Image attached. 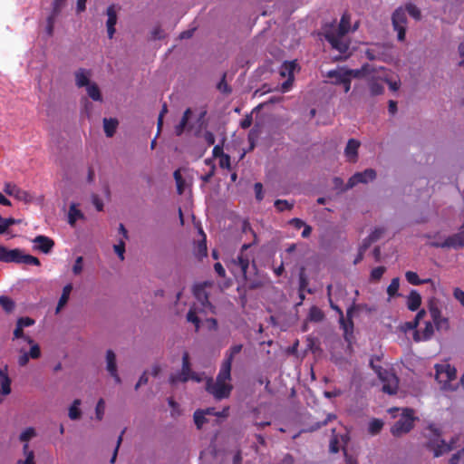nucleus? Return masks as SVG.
I'll list each match as a JSON object with an SVG mask.
<instances>
[{"label":"nucleus","instance_id":"c03bdc74","mask_svg":"<svg viewBox=\"0 0 464 464\" xmlns=\"http://www.w3.org/2000/svg\"><path fill=\"white\" fill-rule=\"evenodd\" d=\"M0 305L7 313H10L14 309V301L11 298L5 295L0 296Z\"/></svg>","mask_w":464,"mask_h":464},{"label":"nucleus","instance_id":"a18cd8bd","mask_svg":"<svg viewBox=\"0 0 464 464\" xmlns=\"http://www.w3.org/2000/svg\"><path fill=\"white\" fill-rule=\"evenodd\" d=\"M275 207L279 212H283L285 210H291L294 207V203H290L285 199H276L275 201Z\"/></svg>","mask_w":464,"mask_h":464},{"label":"nucleus","instance_id":"13d9d810","mask_svg":"<svg viewBox=\"0 0 464 464\" xmlns=\"http://www.w3.org/2000/svg\"><path fill=\"white\" fill-rule=\"evenodd\" d=\"M82 256H78L72 266V272L74 275H79L82 271Z\"/></svg>","mask_w":464,"mask_h":464},{"label":"nucleus","instance_id":"f8f14e48","mask_svg":"<svg viewBox=\"0 0 464 464\" xmlns=\"http://www.w3.org/2000/svg\"><path fill=\"white\" fill-rule=\"evenodd\" d=\"M429 312L438 331H447L450 329L449 319L442 316L441 311L435 302L430 304Z\"/></svg>","mask_w":464,"mask_h":464},{"label":"nucleus","instance_id":"5fc2aeb1","mask_svg":"<svg viewBox=\"0 0 464 464\" xmlns=\"http://www.w3.org/2000/svg\"><path fill=\"white\" fill-rule=\"evenodd\" d=\"M16 324L20 325L21 327H29L32 326L34 324V320L30 317H20Z\"/></svg>","mask_w":464,"mask_h":464},{"label":"nucleus","instance_id":"6ab92c4d","mask_svg":"<svg viewBox=\"0 0 464 464\" xmlns=\"http://www.w3.org/2000/svg\"><path fill=\"white\" fill-rule=\"evenodd\" d=\"M360 141L355 139H350L344 149V155L350 162H356L358 159V149Z\"/></svg>","mask_w":464,"mask_h":464},{"label":"nucleus","instance_id":"20e7f679","mask_svg":"<svg viewBox=\"0 0 464 464\" xmlns=\"http://www.w3.org/2000/svg\"><path fill=\"white\" fill-rule=\"evenodd\" d=\"M370 366L382 382V392L390 395L395 394L399 388V379L396 374L382 366L375 365L372 358L370 360Z\"/></svg>","mask_w":464,"mask_h":464},{"label":"nucleus","instance_id":"f3484780","mask_svg":"<svg viewBox=\"0 0 464 464\" xmlns=\"http://www.w3.org/2000/svg\"><path fill=\"white\" fill-rule=\"evenodd\" d=\"M106 369L116 383L121 382V379L118 374L116 355L112 350H108L106 353Z\"/></svg>","mask_w":464,"mask_h":464},{"label":"nucleus","instance_id":"cd10ccee","mask_svg":"<svg viewBox=\"0 0 464 464\" xmlns=\"http://www.w3.org/2000/svg\"><path fill=\"white\" fill-rule=\"evenodd\" d=\"M118 124L119 122L116 119H103V129L107 137L111 138L115 134Z\"/></svg>","mask_w":464,"mask_h":464},{"label":"nucleus","instance_id":"6e6d98bb","mask_svg":"<svg viewBox=\"0 0 464 464\" xmlns=\"http://www.w3.org/2000/svg\"><path fill=\"white\" fill-rule=\"evenodd\" d=\"M333 419H335V415L328 414L326 419L324 421L315 423L314 425H313L311 427L310 430H312V431L320 429L321 427L325 426Z\"/></svg>","mask_w":464,"mask_h":464},{"label":"nucleus","instance_id":"338daca9","mask_svg":"<svg viewBox=\"0 0 464 464\" xmlns=\"http://www.w3.org/2000/svg\"><path fill=\"white\" fill-rule=\"evenodd\" d=\"M252 122H253L252 115L248 114L240 121V127L242 129H247L252 125Z\"/></svg>","mask_w":464,"mask_h":464},{"label":"nucleus","instance_id":"4be33fe9","mask_svg":"<svg viewBox=\"0 0 464 464\" xmlns=\"http://www.w3.org/2000/svg\"><path fill=\"white\" fill-rule=\"evenodd\" d=\"M242 348V344H235L231 346L229 350L226 353V357L221 363V367L228 368V370L231 371L234 356L239 353Z\"/></svg>","mask_w":464,"mask_h":464},{"label":"nucleus","instance_id":"49530a36","mask_svg":"<svg viewBox=\"0 0 464 464\" xmlns=\"http://www.w3.org/2000/svg\"><path fill=\"white\" fill-rule=\"evenodd\" d=\"M333 436L330 440L329 443V450L331 453H337L339 451V440L337 435H335V429L332 430Z\"/></svg>","mask_w":464,"mask_h":464},{"label":"nucleus","instance_id":"0e129e2a","mask_svg":"<svg viewBox=\"0 0 464 464\" xmlns=\"http://www.w3.org/2000/svg\"><path fill=\"white\" fill-rule=\"evenodd\" d=\"M384 232H385V229L383 227H377L368 237H374V242H376L382 237Z\"/></svg>","mask_w":464,"mask_h":464},{"label":"nucleus","instance_id":"c756f323","mask_svg":"<svg viewBox=\"0 0 464 464\" xmlns=\"http://www.w3.org/2000/svg\"><path fill=\"white\" fill-rule=\"evenodd\" d=\"M23 454L24 456V459H18L15 464H35L34 452L30 450L27 443L23 446Z\"/></svg>","mask_w":464,"mask_h":464},{"label":"nucleus","instance_id":"1a4fd4ad","mask_svg":"<svg viewBox=\"0 0 464 464\" xmlns=\"http://www.w3.org/2000/svg\"><path fill=\"white\" fill-rule=\"evenodd\" d=\"M250 244H244L237 258L232 261V271L234 273H240L244 279H246V272L250 263V256L246 253V251L250 247Z\"/></svg>","mask_w":464,"mask_h":464},{"label":"nucleus","instance_id":"b1692460","mask_svg":"<svg viewBox=\"0 0 464 464\" xmlns=\"http://www.w3.org/2000/svg\"><path fill=\"white\" fill-rule=\"evenodd\" d=\"M434 334V329L432 323L426 322L424 329L421 331V333H419L418 331L414 334V340L416 342L420 341H427L430 340Z\"/></svg>","mask_w":464,"mask_h":464},{"label":"nucleus","instance_id":"5701e85b","mask_svg":"<svg viewBox=\"0 0 464 464\" xmlns=\"http://www.w3.org/2000/svg\"><path fill=\"white\" fill-rule=\"evenodd\" d=\"M421 304V296L416 290H411L407 298V307L410 311H417Z\"/></svg>","mask_w":464,"mask_h":464},{"label":"nucleus","instance_id":"ea45409f","mask_svg":"<svg viewBox=\"0 0 464 464\" xmlns=\"http://www.w3.org/2000/svg\"><path fill=\"white\" fill-rule=\"evenodd\" d=\"M383 427V421L380 419H373L369 422L368 431L372 435L378 434Z\"/></svg>","mask_w":464,"mask_h":464},{"label":"nucleus","instance_id":"f257e3e1","mask_svg":"<svg viewBox=\"0 0 464 464\" xmlns=\"http://www.w3.org/2000/svg\"><path fill=\"white\" fill-rule=\"evenodd\" d=\"M231 381V371L228 368L221 367L216 380L208 379L206 382V390L218 400L228 398L233 390Z\"/></svg>","mask_w":464,"mask_h":464},{"label":"nucleus","instance_id":"bb28decb","mask_svg":"<svg viewBox=\"0 0 464 464\" xmlns=\"http://www.w3.org/2000/svg\"><path fill=\"white\" fill-rule=\"evenodd\" d=\"M191 114H192V111H191V109H190V108H188V109L184 111V113H183V115H182V118H181V120H180L179 123L178 125H176V126H175V130H174V131H175V134H176L177 136H180V135L184 132V130H185V129H186V127H187V125H188V120H189V118H190V116H191Z\"/></svg>","mask_w":464,"mask_h":464},{"label":"nucleus","instance_id":"423d86ee","mask_svg":"<svg viewBox=\"0 0 464 464\" xmlns=\"http://www.w3.org/2000/svg\"><path fill=\"white\" fill-rule=\"evenodd\" d=\"M344 35H341L338 32H327L324 34L325 40L331 44L333 49L339 52V54L333 57V60L343 61L349 57V43L343 39Z\"/></svg>","mask_w":464,"mask_h":464},{"label":"nucleus","instance_id":"a211bd4d","mask_svg":"<svg viewBox=\"0 0 464 464\" xmlns=\"http://www.w3.org/2000/svg\"><path fill=\"white\" fill-rule=\"evenodd\" d=\"M33 242L37 244L35 247L44 254L50 253L54 246L52 238L42 235L35 237Z\"/></svg>","mask_w":464,"mask_h":464},{"label":"nucleus","instance_id":"39448f33","mask_svg":"<svg viewBox=\"0 0 464 464\" xmlns=\"http://www.w3.org/2000/svg\"><path fill=\"white\" fill-rule=\"evenodd\" d=\"M429 430L432 435L427 443V447L433 451L434 457H440L453 449L456 440L452 439L450 443L440 439V433L433 425L429 426Z\"/></svg>","mask_w":464,"mask_h":464},{"label":"nucleus","instance_id":"393cba45","mask_svg":"<svg viewBox=\"0 0 464 464\" xmlns=\"http://www.w3.org/2000/svg\"><path fill=\"white\" fill-rule=\"evenodd\" d=\"M14 263L40 266V260L37 257L24 254L20 249H18V255L16 256V260H14Z\"/></svg>","mask_w":464,"mask_h":464},{"label":"nucleus","instance_id":"7c9ffc66","mask_svg":"<svg viewBox=\"0 0 464 464\" xmlns=\"http://www.w3.org/2000/svg\"><path fill=\"white\" fill-rule=\"evenodd\" d=\"M72 290V284H67L63 288V293H62V295H61V297L59 299V302H58V304H57V307H56V314L59 313L60 310L67 304Z\"/></svg>","mask_w":464,"mask_h":464},{"label":"nucleus","instance_id":"4d7b16f0","mask_svg":"<svg viewBox=\"0 0 464 464\" xmlns=\"http://www.w3.org/2000/svg\"><path fill=\"white\" fill-rule=\"evenodd\" d=\"M329 300V304H330V306L333 310H334L339 315H340V323L343 325L344 324V321H343V310L337 305L335 304L333 300H332V297L331 298H328ZM346 328V326H344Z\"/></svg>","mask_w":464,"mask_h":464},{"label":"nucleus","instance_id":"9b49d317","mask_svg":"<svg viewBox=\"0 0 464 464\" xmlns=\"http://www.w3.org/2000/svg\"><path fill=\"white\" fill-rule=\"evenodd\" d=\"M392 19L394 30L398 33V40L403 41L407 24L406 12L402 8H398L392 14Z\"/></svg>","mask_w":464,"mask_h":464},{"label":"nucleus","instance_id":"680f3d73","mask_svg":"<svg viewBox=\"0 0 464 464\" xmlns=\"http://www.w3.org/2000/svg\"><path fill=\"white\" fill-rule=\"evenodd\" d=\"M92 204L94 205L95 208L98 210V211H102L103 209V202L102 200L99 198L98 195L96 194H92Z\"/></svg>","mask_w":464,"mask_h":464},{"label":"nucleus","instance_id":"e433bc0d","mask_svg":"<svg viewBox=\"0 0 464 464\" xmlns=\"http://www.w3.org/2000/svg\"><path fill=\"white\" fill-rule=\"evenodd\" d=\"M295 68V62H285L280 67L279 73L282 77L294 76V70Z\"/></svg>","mask_w":464,"mask_h":464},{"label":"nucleus","instance_id":"bf43d9fd","mask_svg":"<svg viewBox=\"0 0 464 464\" xmlns=\"http://www.w3.org/2000/svg\"><path fill=\"white\" fill-rule=\"evenodd\" d=\"M254 189H255L256 200L261 201L264 198L263 185L260 182H256L254 185Z\"/></svg>","mask_w":464,"mask_h":464},{"label":"nucleus","instance_id":"2eb2a0df","mask_svg":"<svg viewBox=\"0 0 464 464\" xmlns=\"http://www.w3.org/2000/svg\"><path fill=\"white\" fill-rule=\"evenodd\" d=\"M4 191L7 195L14 197L18 200L24 201L25 203L31 202L33 200V196L29 192L18 188L15 184L5 183Z\"/></svg>","mask_w":464,"mask_h":464},{"label":"nucleus","instance_id":"c85d7f7f","mask_svg":"<svg viewBox=\"0 0 464 464\" xmlns=\"http://www.w3.org/2000/svg\"><path fill=\"white\" fill-rule=\"evenodd\" d=\"M351 30V15L344 13L340 20L338 29L335 32L340 33L341 35H345Z\"/></svg>","mask_w":464,"mask_h":464},{"label":"nucleus","instance_id":"69168bd1","mask_svg":"<svg viewBox=\"0 0 464 464\" xmlns=\"http://www.w3.org/2000/svg\"><path fill=\"white\" fill-rule=\"evenodd\" d=\"M372 243H374V237H367L363 239L359 250L365 252Z\"/></svg>","mask_w":464,"mask_h":464},{"label":"nucleus","instance_id":"6e6552de","mask_svg":"<svg viewBox=\"0 0 464 464\" xmlns=\"http://www.w3.org/2000/svg\"><path fill=\"white\" fill-rule=\"evenodd\" d=\"M413 413V411L411 409L403 411L401 418L391 428V432L394 437H401L412 430L414 426Z\"/></svg>","mask_w":464,"mask_h":464},{"label":"nucleus","instance_id":"aec40b11","mask_svg":"<svg viewBox=\"0 0 464 464\" xmlns=\"http://www.w3.org/2000/svg\"><path fill=\"white\" fill-rule=\"evenodd\" d=\"M91 71L86 70L84 68H80L77 70L74 73L75 75V84L77 87H84L88 86L92 82H90V77H91Z\"/></svg>","mask_w":464,"mask_h":464},{"label":"nucleus","instance_id":"9d476101","mask_svg":"<svg viewBox=\"0 0 464 464\" xmlns=\"http://www.w3.org/2000/svg\"><path fill=\"white\" fill-rule=\"evenodd\" d=\"M326 76L333 79L332 83L334 85H342L344 92H348L351 89V79L345 72L344 68H338L327 72Z\"/></svg>","mask_w":464,"mask_h":464},{"label":"nucleus","instance_id":"e2e57ef3","mask_svg":"<svg viewBox=\"0 0 464 464\" xmlns=\"http://www.w3.org/2000/svg\"><path fill=\"white\" fill-rule=\"evenodd\" d=\"M453 296L457 299L462 306H464V291L459 287L454 288Z\"/></svg>","mask_w":464,"mask_h":464},{"label":"nucleus","instance_id":"09e8293b","mask_svg":"<svg viewBox=\"0 0 464 464\" xmlns=\"http://www.w3.org/2000/svg\"><path fill=\"white\" fill-rule=\"evenodd\" d=\"M105 411V401L103 399H100L95 407L96 419L102 420Z\"/></svg>","mask_w":464,"mask_h":464},{"label":"nucleus","instance_id":"774afa93","mask_svg":"<svg viewBox=\"0 0 464 464\" xmlns=\"http://www.w3.org/2000/svg\"><path fill=\"white\" fill-rule=\"evenodd\" d=\"M343 455H344L345 464H358L357 459L353 456L349 455L345 449H343Z\"/></svg>","mask_w":464,"mask_h":464},{"label":"nucleus","instance_id":"7ed1b4c3","mask_svg":"<svg viewBox=\"0 0 464 464\" xmlns=\"http://www.w3.org/2000/svg\"><path fill=\"white\" fill-rule=\"evenodd\" d=\"M24 339L28 344H30L29 352H25L21 349L20 355L18 356L17 362L19 366H25L30 359H38L41 357V348L30 336L24 334V328L16 324L15 329L14 330L13 339Z\"/></svg>","mask_w":464,"mask_h":464},{"label":"nucleus","instance_id":"f704fd0d","mask_svg":"<svg viewBox=\"0 0 464 464\" xmlns=\"http://www.w3.org/2000/svg\"><path fill=\"white\" fill-rule=\"evenodd\" d=\"M369 88L372 96L380 95L383 92L384 87L379 79H372L369 82Z\"/></svg>","mask_w":464,"mask_h":464},{"label":"nucleus","instance_id":"dca6fc26","mask_svg":"<svg viewBox=\"0 0 464 464\" xmlns=\"http://www.w3.org/2000/svg\"><path fill=\"white\" fill-rule=\"evenodd\" d=\"M193 293H194L195 297L201 304V305L204 309H208L212 314L216 313V308L209 302L208 295L206 292L204 285H196L194 287Z\"/></svg>","mask_w":464,"mask_h":464},{"label":"nucleus","instance_id":"79ce46f5","mask_svg":"<svg viewBox=\"0 0 464 464\" xmlns=\"http://www.w3.org/2000/svg\"><path fill=\"white\" fill-rule=\"evenodd\" d=\"M400 287V279L399 277L392 278L390 285L387 287V294L389 297H393L398 295V290Z\"/></svg>","mask_w":464,"mask_h":464},{"label":"nucleus","instance_id":"a19ab883","mask_svg":"<svg viewBox=\"0 0 464 464\" xmlns=\"http://www.w3.org/2000/svg\"><path fill=\"white\" fill-rule=\"evenodd\" d=\"M173 177L176 181L178 194L179 195L183 194L184 188H185V180L181 176L180 170L179 169L175 170L173 173Z\"/></svg>","mask_w":464,"mask_h":464},{"label":"nucleus","instance_id":"72a5a7b5","mask_svg":"<svg viewBox=\"0 0 464 464\" xmlns=\"http://www.w3.org/2000/svg\"><path fill=\"white\" fill-rule=\"evenodd\" d=\"M83 218V214L80 209L76 208L75 204H72L69 208L68 213V222L70 225L73 226L77 219Z\"/></svg>","mask_w":464,"mask_h":464},{"label":"nucleus","instance_id":"c9c22d12","mask_svg":"<svg viewBox=\"0 0 464 464\" xmlns=\"http://www.w3.org/2000/svg\"><path fill=\"white\" fill-rule=\"evenodd\" d=\"M193 420L198 430H201L203 425L208 422L207 416L204 415V412L201 411V409L194 411Z\"/></svg>","mask_w":464,"mask_h":464},{"label":"nucleus","instance_id":"de8ad7c7","mask_svg":"<svg viewBox=\"0 0 464 464\" xmlns=\"http://www.w3.org/2000/svg\"><path fill=\"white\" fill-rule=\"evenodd\" d=\"M187 320L188 322H191L195 324V328H196V331L198 332L199 330V327H200V320L199 318L198 317L197 315V313L196 311H194L193 309H190L188 314H187Z\"/></svg>","mask_w":464,"mask_h":464},{"label":"nucleus","instance_id":"052dcab7","mask_svg":"<svg viewBox=\"0 0 464 464\" xmlns=\"http://www.w3.org/2000/svg\"><path fill=\"white\" fill-rule=\"evenodd\" d=\"M66 0H53V8L54 14H60L63 7L65 5Z\"/></svg>","mask_w":464,"mask_h":464},{"label":"nucleus","instance_id":"473e14b6","mask_svg":"<svg viewBox=\"0 0 464 464\" xmlns=\"http://www.w3.org/2000/svg\"><path fill=\"white\" fill-rule=\"evenodd\" d=\"M89 97L95 102H102V97L98 85L95 82H92L86 87Z\"/></svg>","mask_w":464,"mask_h":464},{"label":"nucleus","instance_id":"3c124183","mask_svg":"<svg viewBox=\"0 0 464 464\" xmlns=\"http://www.w3.org/2000/svg\"><path fill=\"white\" fill-rule=\"evenodd\" d=\"M406 11L413 18H415L417 20L420 18V11L415 5L408 4L406 5Z\"/></svg>","mask_w":464,"mask_h":464},{"label":"nucleus","instance_id":"4468645a","mask_svg":"<svg viewBox=\"0 0 464 464\" xmlns=\"http://www.w3.org/2000/svg\"><path fill=\"white\" fill-rule=\"evenodd\" d=\"M436 247H452L459 248L464 246V225L461 227L460 231L457 234L448 237L442 242L432 243Z\"/></svg>","mask_w":464,"mask_h":464},{"label":"nucleus","instance_id":"412c9836","mask_svg":"<svg viewBox=\"0 0 464 464\" xmlns=\"http://www.w3.org/2000/svg\"><path fill=\"white\" fill-rule=\"evenodd\" d=\"M107 32H108V37L111 39L113 37V34L115 33V24L117 23V14L114 8V5H110L107 8Z\"/></svg>","mask_w":464,"mask_h":464},{"label":"nucleus","instance_id":"ddd939ff","mask_svg":"<svg viewBox=\"0 0 464 464\" xmlns=\"http://www.w3.org/2000/svg\"><path fill=\"white\" fill-rule=\"evenodd\" d=\"M376 178V171L373 169H366L362 172L354 173L348 180L345 190L353 188L359 183H367L369 180H373Z\"/></svg>","mask_w":464,"mask_h":464},{"label":"nucleus","instance_id":"a878e982","mask_svg":"<svg viewBox=\"0 0 464 464\" xmlns=\"http://www.w3.org/2000/svg\"><path fill=\"white\" fill-rule=\"evenodd\" d=\"M18 255V248L8 250L3 246H0V261L10 263L16 260V256Z\"/></svg>","mask_w":464,"mask_h":464},{"label":"nucleus","instance_id":"603ef678","mask_svg":"<svg viewBox=\"0 0 464 464\" xmlns=\"http://www.w3.org/2000/svg\"><path fill=\"white\" fill-rule=\"evenodd\" d=\"M114 251L118 255L119 258L121 260H124V253H125V243L121 239L120 240L119 244L114 245Z\"/></svg>","mask_w":464,"mask_h":464},{"label":"nucleus","instance_id":"37998d69","mask_svg":"<svg viewBox=\"0 0 464 464\" xmlns=\"http://www.w3.org/2000/svg\"><path fill=\"white\" fill-rule=\"evenodd\" d=\"M309 319L314 322H321L324 319V313L317 306H312L309 311Z\"/></svg>","mask_w":464,"mask_h":464},{"label":"nucleus","instance_id":"4c0bfd02","mask_svg":"<svg viewBox=\"0 0 464 464\" xmlns=\"http://www.w3.org/2000/svg\"><path fill=\"white\" fill-rule=\"evenodd\" d=\"M81 405V400L75 399L72 405L69 408V418L71 420H78L81 417V410L79 409V406Z\"/></svg>","mask_w":464,"mask_h":464},{"label":"nucleus","instance_id":"f03ea898","mask_svg":"<svg viewBox=\"0 0 464 464\" xmlns=\"http://www.w3.org/2000/svg\"><path fill=\"white\" fill-rule=\"evenodd\" d=\"M435 380L445 392H456L459 387L457 381V370L450 363H438L435 365Z\"/></svg>","mask_w":464,"mask_h":464},{"label":"nucleus","instance_id":"0eeeda50","mask_svg":"<svg viewBox=\"0 0 464 464\" xmlns=\"http://www.w3.org/2000/svg\"><path fill=\"white\" fill-rule=\"evenodd\" d=\"M188 380H193L199 382L201 378L198 377V375L191 370L189 354L188 352H184L182 355L181 371L176 374H171L169 381L171 384H176L178 382H186Z\"/></svg>","mask_w":464,"mask_h":464},{"label":"nucleus","instance_id":"2f4dec72","mask_svg":"<svg viewBox=\"0 0 464 464\" xmlns=\"http://www.w3.org/2000/svg\"><path fill=\"white\" fill-rule=\"evenodd\" d=\"M405 277H406V280L411 284V285H422V284H427V283H431L433 284V281L432 279L430 278H427V279H423V280H420L419 278V276L417 275V273L413 272V271H407L405 273Z\"/></svg>","mask_w":464,"mask_h":464},{"label":"nucleus","instance_id":"58836bf2","mask_svg":"<svg viewBox=\"0 0 464 464\" xmlns=\"http://www.w3.org/2000/svg\"><path fill=\"white\" fill-rule=\"evenodd\" d=\"M36 435L37 434L35 429L33 427H28L21 432L19 435V440L24 444H28V441L36 437Z\"/></svg>","mask_w":464,"mask_h":464},{"label":"nucleus","instance_id":"864d4df0","mask_svg":"<svg viewBox=\"0 0 464 464\" xmlns=\"http://www.w3.org/2000/svg\"><path fill=\"white\" fill-rule=\"evenodd\" d=\"M219 166L222 169H230L231 163H230V156L228 154H224L221 157H219Z\"/></svg>","mask_w":464,"mask_h":464},{"label":"nucleus","instance_id":"8fccbe9b","mask_svg":"<svg viewBox=\"0 0 464 464\" xmlns=\"http://www.w3.org/2000/svg\"><path fill=\"white\" fill-rule=\"evenodd\" d=\"M386 268L384 266H377L373 268L371 272V279L373 281H378L382 278L383 274L385 273Z\"/></svg>","mask_w":464,"mask_h":464}]
</instances>
